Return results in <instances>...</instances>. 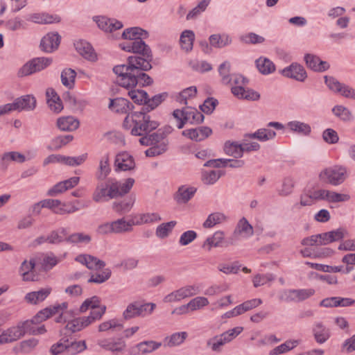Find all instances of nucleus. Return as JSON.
I'll use <instances>...</instances> for the list:
<instances>
[{
  "mask_svg": "<svg viewBox=\"0 0 355 355\" xmlns=\"http://www.w3.org/2000/svg\"><path fill=\"white\" fill-rule=\"evenodd\" d=\"M134 184L135 180L132 178H127L124 182L108 178L105 182L98 184L93 193L92 199L99 202L123 196L129 193Z\"/></svg>",
  "mask_w": 355,
  "mask_h": 355,
  "instance_id": "obj_1",
  "label": "nucleus"
},
{
  "mask_svg": "<svg viewBox=\"0 0 355 355\" xmlns=\"http://www.w3.org/2000/svg\"><path fill=\"white\" fill-rule=\"evenodd\" d=\"M159 125L156 121L150 119L146 110L141 109L139 112H131L123 123L126 130H130L132 135L144 137Z\"/></svg>",
  "mask_w": 355,
  "mask_h": 355,
  "instance_id": "obj_2",
  "label": "nucleus"
},
{
  "mask_svg": "<svg viewBox=\"0 0 355 355\" xmlns=\"http://www.w3.org/2000/svg\"><path fill=\"white\" fill-rule=\"evenodd\" d=\"M347 178V170L346 167L335 165L327 167L319 174L320 180L327 184L333 186H338L343 184Z\"/></svg>",
  "mask_w": 355,
  "mask_h": 355,
  "instance_id": "obj_3",
  "label": "nucleus"
},
{
  "mask_svg": "<svg viewBox=\"0 0 355 355\" xmlns=\"http://www.w3.org/2000/svg\"><path fill=\"white\" fill-rule=\"evenodd\" d=\"M136 69L129 67L127 64L116 65L113 68L114 73L117 76L116 82L125 88H133L137 85V73Z\"/></svg>",
  "mask_w": 355,
  "mask_h": 355,
  "instance_id": "obj_4",
  "label": "nucleus"
},
{
  "mask_svg": "<svg viewBox=\"0 0 355 355\" xmlns=\"http://www.w3.org/2000/svg\"><path fill=\"white\" fill-rule=\"evenodd\" d=\"M243 329V328L241 327H236L220 335L215 336L207 340V346L214 352H220L221 347L240 334Z\"/></svg>",
  "mask_w": 355,
  "mask_h": 355,
  "instance_id": "obj_5",
  "label": "nucleus"
},
{
  "mask_svg": "<svg viewBox=\"0 0 355 355\" xmlns=\"http://www.w3.org/2000/svg\"><path fill=\"white\" fill-rule=\"evenodd\" d=\"M149 306L150 309L148 313H151L155 307V304L153 303L142 304L138 301L130 303L123 313V318L125 320H129L137 317L144 316Z\"/></svg>",
  "mask_w": 355,
  "mask_h": 355,
  "instance_id": "obj_6",
  "label": "nucleus"
},
{
  "mask_svg": "<svg viewBox=\"0 0 355 355\" xmlns=\"http://www.w3.org/2000/svg\"><path fill=\"white\" fill-rule=\"evenodd\" d=\"M52 62L51 58H35L26 63L19 71V76H26L40 71L49 66Z\"/></svg>",
  "mask_w": 355,
  "mask_h": 355,
  "instance_id": "obj_7",
  "label": "nucleus"
},
{
  "mask_svg": "<svg viewBox=\"0 0 355 355\" xmlns=\"http://www.w3.org/2000/svg\"><path fill=\"white\" fill-rule=\"evenodd\" d=\"M313 288L289 289L284 291L279 296V300L286 302H302L315 294Z\"/></svg>",
  "mask_w": 355,
  "mask_h": 355,
  "instance_id": "obj_8",
  "label": "nucleus"
},
{
  "mask_svg": "<svg viewBox=\"0 0 355 355\" xmlns=\"http://www.w3.org/2000/svg\"><path fill=\"white\" fill-rule=\"evenodd\" d=\"M116 171H127L135 168L134 157L128 152L123 151L118 153L114 160Z\"/></svg>",
  "mask_w": 355,
  "mask_h": 355,
  "instance_id": "obj_9",
  "label": "nucleus"
},
{
  "mask_svg": "<svg viewBox=\"0 0 355 355\" xmlns=\"http://www.w3.org/2000/svg\"><path fill=\"white\" fill-rule=\"evenodd\" d=\"M10 112L12 110H33L36 106V99L31 95L17 98L12 103H8Z\"/></svg>",
  "mask_w": 355,
  "mask_h": 355,
  "instance_id": "obj_10",
  "label": "nucleus"
},
{
  "mask_svg": "<svg viewBox=\"0 0 355 355\" xmlns=\"http://www.w3.org/2000/svg\"><path fill=\"white\" fill-rule=\"evenodd\" d=\"M153 60L152 57H141L138 55L130 56L127 60V65L129 67L136 69V73H139L141 71H147L152 69V65L150 64Z\"/></svg>",
  "mask_w": 355,
  "mask_h": 355,
  "instance_id": "obj_11",
  "label": "nucleus"
},
{
  "mask_svg": "<svg viewBox=\"0 0 355 355\" xmlns=\"http://www.w3.org/2000/svg\"><path fill=\"white\" fill-rule=\"evenodd\" d=\"M281 73L286 78H293L299 82H304L307 77L304 68L297 63H292L290 66L285 67L281 71Z\"/></svg>",
  "mask_w": 355,
  "mask_h": 355,
  "instance_id": "obj_12",
  "label": "nucleus"
},
{
  "mask_svg": "<svg viewBox=\"0 0 355 355\" xmlns=\"http://www.w3.org/2000/svg\"><path fill=\"white\" fill-rule=\"evenodd\" d=\"M61 37L58 33H49L44 36L40 42V49L46 53L56 50L60 43Z\"/></svg>",
  "mask_w": 355,
  "mask_h": 355,
  "instance_id": "obj_13",
  "label": "nucleus"
},
{
  "mask_svg": "<svg viewBox=\"0 0 355 355\" xmlns=\"http://www.w3.org/2000/svg\"><path fill=\"white\" fill-rule=\"evenodd\" d=\"M212 133L210 128L200 126L196 128L187 129L182 131V135L196 141H200L207 138Z\"/></svg>",
  "mask_w": 355,
  "mask_h": 355,
  "instance_id": "obj_14",
  "label": "nucleus"
},
{
  "mask_svg": "<svg viewBox=\"0 0 355 355\" xmlns=\"http://www.w3.org/2000/svg\"><path fill=\"white\" fill-rule=\"evenodd\" d=\"M35 261L34 259H31L29 261L24 260L19 269V272L22 277L23 281H36L37 279V275L35 274Z\"/></svg>",
  "mask_w": 355,
  "mask_h": 355,
  "instance_id": "obj_15",
  "label": "nucleus"
},
{
  "mask_svg": "<svg viewBox=\"0 0 355 355\" xmlns=\"http://www.w3.org/2000/svg\"><path fill=\"white\" fill-rule=\"evenodd\" d=\"M109 107L114 112L119 114H131L130 111L134 109V105L128 99L116 98L110 100Z\"/></svg>",
  "mask_w": 355,
  "mask_h": 355,
  "instance_id": "obj_16",
  "label": "nucleus"
},
{
  "mask_svg": "<svg viewBox=\"0 0 355 355\" xmlns=\"http://www.w3.org/2000/svg\"><path fill=\"white\" fill-rule=\"evenodd\" d=\"M75 260L83 265H85L89 270H99L105 267V263L90 254H80Z\"/></svg>",
  "mask_w": 355,
  "mask_h": 355,
  "instance_id": "obj_17",
  "label": "nucleus"
},
{
  "mask_svg": "<svg viewBox=\"0 0 355 355\" xmlns=\"http://www.w3.org/2000/svg\"><path fill=\"white\" fill-rule=\"evenodd\" d=\"M95 21L98 26L105 32H112L123 27V24L114 19L105 17H96Z\"/></svg>",
  "mask_w": 355,
  "mask_h": 355,
  "instance_id": "obj_18",
  "label": "nucleus"
},
{
  "mask_svg": "<svg viewBox=\"0 0 355 355\" xmlns=\"http://www.w3.org/2000/svg\"><path fill=\"white\" fill-rule=\"evenodd\" d=\"M304 60L307 67L315 71H324L329 68L328 62L321 60L316 55L306 54L304 56Z\"/></svg>",
  "mask_w": 355,
  "mask_h": 355,
  "instance_id": "obj_19",
  "label": "nucleus"
},
{
  "mask_svg": "<svg viewBox=\"0 0 355 355\" xmlns=\"http://www.w3.org/2000/svg\"><path fill=\"white\" fill-rule=\"evenodd\" d=\"M232 93L239 98L249 101H257L259 99V94L251 89H245L242 86H234L231 88Z\"/></svg>",
  "mask_w": 355,
  "mask_h": 355,
  "instance_id": "obj_20",
  "label": "nucleus"
},
{
  "mask_svg": "<svg viewBox=\"0 0 355 355\" xmlns=\"http://www.w3.org/2000/svg\"><path fill=\"white\" fill-rule=\"evenodd\" d=\"M74 46L77 52L85 58L89 60H94L96 54L89 43L85 40H78L74 43Z\"/></svg>",
  "mask_w": 355,
  "mask_h": 355,
  "instance_id": "obj_21",
  "label": "nucleus"
},
{
  "mask_svg": "<svg viewBox=\"0 0 355 355\" xmlns=\"http://www.w3.org/2000/svg\"><path fill=\"white\" fill-rule=\"evenodd\" d=\"M196 190L193 187L182 185L179 187L174 198L178 203H186L193 198Z\"/></svg>",
  "mask_w": 355,
  "mask_h": 355,
  "instance_id": "obj_22",
  "label": "nucleus"
},
{
  "mask_svg": "<svg viewBox=\"0 0 355 355\" xmlns=\"http://www.w3.org/2000/svg\"><path fill=\"white\" fill-rule=\"evenodd\" d=\"M22 337V332L18 325L5 330L0 335V343L6 344L12 343Z\"/></svg>",
  "mask_w": 355,
  "mask_h": 355,
  "instance_id": "obj_23",
  "label": "nucleus"
},
{
  "mask_svg": "<svg viewBox=\"0 0 355 355\" xmlns=\"http://www.w3.org/2000/svg\"><path fill=\"white\" fill-rule=\"evenodd\" d=\"M57 126L62 131H73L79 126V121L73 116L60 117L57 121Z\"/></svg>",
  "mask_w": 355,
  "mask_h": 355,
  "instance_id": "obj_24",
  "label": "nucleus"
},
{
  "mask_svg": "<svg viewBox=\"0 0 355 355\" xmlns=\"http://www.w3.org/2000/svg\"><path fill=\"white\" fill-rule=\"evenodd\" d=\"M148 37V33L139 27H132L126 28L122 33L123 39L132 41L147 38Z\"/></svg>",
  "mask_w": 355,
  "mask_h": 355,
  "instance_id": "obj_25",
  "label": "nucleus"
},
{
  "mask_svg": "<svg viewBox=\"0 0 355 355\" xmlns=\"http://www.w3.org/2000/svg\"><path fill=\"white\" fill-rule=\"evenodd\" d=\"M314 338L318 343H325L330 337V331L322 322H317L313 328Z\"/></svg>",
  "mask_w": 355,
  "mask_h": 355,
  "instance_id": "obj_26",
  "label": "nucleus"
},
{
  "mask_svg": "<svg viewBox=\"0 0 355 355\" xmlns=\"http://www.w3.org/2000/svg\"><path fill=\"white\" fill-rule=\"evenodd\" d=\"M27 20L37 24H51L59 22L60 17L57 15H51L47 13H33L28 15Z\"/></svg>",
  "mask_w": 355,
  "mask_h": 355,
  "instance_id": "obj_27",
  "label": "nucleus"
},
{
  "mask_svg": "<svg viewBox=\"0 0 355 355\" xmlns=\"http://www.w3.org/2000/svg\"><path fill=\"white\" fill-rule=\"evenodd\" d=\"M112 232L114 234H121L123 232H130L132 225H135L132 220H125L124 218L112 221Z\"/></svg>",
  "mask_w": 355,
  "mask_h": 355,
  "instance_id": "obj_28",
  "label": "nucleus"
},
{
  "mask_svg": "<svg viewBox=\"0 0 355 355\" xmlns=\"http://www.w3.org/2000/svg\"><path fill=\"white\" fill-rule=\"evenodd\" d=\"M51 288H42L38 291L31 292L26 294L25 299L31 304H37L44 300L51 293Z\"/></svg>",
  "mask_w": 355,
  "mask_h": 355,
  "instance_id": "obj_29",
  "label": "nucleus"
},
{
  "mask_svg": "<svg viewBox=\"0 0 355 355\" xmlns=\"http://www.w3.org/2000/svg\"><path fill=\"white\" fill-rule=\"evenodd\" d=\"M164 134L159 130L152 134H148L139 139V143L143 146L154 145L159 141H167V138H164Z\"/></svg>",
  "mask_w": 355,
  "mask_h": 355,
  "instance_id": "obj_30",
  "label": "nucleus"
},
{
  "mask_svg": "<svg viewBox=\"0 0 355 355\" xmlns=\"http://www.w3.org/2000/svg\"><path fill=\"white\" fill-rule=\"evenodd\" d=\"M110 157L107 154L103 155L99 162V166L96 173V178L98 180H105L111 171L110 166Z\"/></svg>",
  "mask_w": 355,
  "mask_h": 355,
  "instance_id": "obj_31",
  "label": "nucleus"
},
{
  "mask_svg": "<svg viewBox=\"0 0 355 355\" xmlns=\"http://www.w3.org/2000/svg\"><path fill=\"white\" fill-rule=\"evenodd\" d=\"M194 39L195 35L192 31L186 30L183 31L180 38L182 49L186 52L191 51L193 49Z\"/></svg>",
  "mask_w": 355,
  "mask_h": 355,
  "instance_id": "obj_32",
  "label": "nucleus"
},
{
  "mask_svg": "<svg viewBox=\"0 0 355 355\" xmlns=\"http://www.w3.org/2000/svg\"><path fill=\"white\" fill-rule=\"evenodd\" d=\"M132 52L140 54L143 57H152L150 48L142 40V39L132 41Z\"/></svg>",
  "mask_w": 355,
  "mask_h": 355,
  "instance_id": "obj_33",
  "label": "nucleus"
},
{
  "mask_svg": "<svg viewBox=\"0 0 355 355\" xmlns=\"http://www.w3.org/2000/svg\"><path fill=\"white\" fill-rule=\"evenodd\" d=\"M168 140L159 141L154 145H150V147L145 151V154L147 157H155L160 155L168 150Z\"/></svg>",
  "mask_w": 355,
  "mask_h": 355,
  "instance_id": "obj_34",
  "label": "nucleus"
},
{
  "mask_svg": "<svg viewBox=\"0 0 355 355\" xmlns=\"http://www.w3.org/2000/svg\"><path fill=\"white\" fill-rule=\"evenodd\" d=\"M224 151L225 154L235 158H241L243 157L241 144H239L238 142H231L230 141L225 142Z\"/></svg>",
  "mask_w": 355,
  "mask_h": 355,
  "instance_id": "obj_35",
  "label": "nucleus"
},
{
  "mask_svg": "<svg viewBox=\"0 0 355 355\" xmlns=\"http://www.w3.org/2000/svg\"><path fill=\"white\" fill-rule=\"evenodd\" d=\"M135 202V198H129L124 199L120 202H114L112 208L114 211L123 214L128 213L132 209Z\"/></svg>",
  "mask_w": 355,
  "mask_h": 355,
  "instance_id": "obj_36",
  "label": "nucleus"
},
{
  "mask_svg": "<svg viewBox=\"0 0 355 355\" xmlns=\"http://www.w3.org/2000/svg\"><path fill=\"white\" fill-rule=\"evenodd\" d=\"M224 239V233L221 231L216 232L211 236L208 237L202 244V248L209 251L213 247H218Z\"/></svg>",
  "mask_w": 355,
  "mask_h": 355,
  "instance_id": "obj_37",
  "label": "nucleus"
},
{
  "mask_svg": "<svg viewBox=\"0 0 355 355\" xmlns=\"http://www.w3.org/2000/svg\"><path fill=\"white\" fill-rule=\"evenodd\" d=\"M256 66L262 74H269L275 70V66L272 61L266 58H259L256 60Z\"/></svg>",
  "mask_w": 355,
  "mask_h": 355,
  "instance_id": "obj_38",
  "label": "nucleus"
},
{
  "mask_svg": "<svg viewBox=\"0 0 355 355\" xmlns=\"http://www.w3.org/2000/svg\"><path fill=\"white\" fill-rule=\"evenodd\" d=\"M211 46L221 49L232 42L231 38L227 35L214 34L209 37Z\"/></svg>",
  "mask_w": 355,
  "mask_h": 355,
  "instance_id": "obj_39",
  "label": "nucleus"
},
{
  "mask_svg": "<svg viewBox=\"0 0 355 355\" xmlns=\"http://www.w3.org/2000/svg\"><path fill=\"white\" fill-rule=\"evenodd\" d=\"M67 354L68 355H75L83 352L87 345L85 340L69 341L67 338L66 342Z\"/></svg>",
  "mask_w": 355,
  "mask_h": 355,
  "instance_id": "obj_40",
  "label": "nucleus"
},
{
  "mask_svg": "<svg viewBox=\"0 0 355 355\" xmlns=\"http://www.w3.org/2000/svg\"><path fill=\"white\" fill-rule=\"evenodd\" d=\"M168 94L167 92H163L154 96L151 98L148 97L146 106L142 107V110H146L147 112H150L161 104L168 97Z\"/></svg>",
  "mask_w": 355,
  "mask_h": 355,
  "instance_id": "obj_41",
  "label": "nucleus"
},
{
  "mask_svg": "<svg viewBox=\"0 0 355 355\" xmlns=\"http://www.w3.org/2000/svg\"><path fill=\"white\" fill-rule=\"evenodd\" d=\"M204 115L195 108H187L184 116L186 123L189 122L191 124H199L203 122Z\"/></svg>",
  "mask_w": 355,
  "mask_h": 355,
  "instance_id": "obj_42",
  "label": "nucleus"
},
{
  "mask_svg": "<svg viewBox=\"0 0 355 355\" xmlns=\"http://www.w3.org/2000/svg\"><path fill=\"white\" fill-rule=\"evenodd\" d=\"M73 138V136L70 135L56 137L51 141L47 148L50 150H58L72 141Z\"/></svg>",
  "mask_w": 355,
  "mask_h": 355,
  "instance_id": "obj_43",
  "label": "nucleus"
},
{
  "mask_svg": "<svg viewBox=\"0 0 355 355\" xmlns=\"http://www.w3.org/2000/svg\"><path fill=\"white\" fill-rule=\"evenodd\" d=\"M162 346L161 343H157L153 340L143 341L136 345L139 353L146 354L157 349Z\"/></svg>",
  "mask_w": 355,
  "mask_h": 355,
  "instance_id": "obj_44",
  "label": "nucleus"
},
{
  "mask_svg": "<svg viewBox=\"0 0 355 355\" xmlns=\"http://www.w3.org/2000/svg\"><path fill=\"white\" fill-rule=\"evenodd\" d=\"M187 336L188 334L185 331L174 333L171 336L165 338V345L168 347L179 345L184 343Z\"/></svg>",
  "mask_w": 355,
  "mask_h": 355,
  "instance_id": "obj_45",
  "label": "nucleus"
},
{
  "mask_svg": "<svg viewBox=\"0 0 355 355\" xmlns=\"http://www.w3.org/2000/svg\"><path fill=\"white\" fill-rule=\"evenodd\" d=\"M299 344V341L297 340H289L286 341L284 343L275 347L269 352V355H279L286 353L293 348H295Z\"/></svg>",
  "mask_w": 355,
  "mask_h": 355,
  "instance_id": "obj_46",
  "label": "nucleus"
},
{
  "mask_svg": "<svg viewBox=\"0 0 355 355\" xmlns=\"http://www.w3.org/2000/svg\"><path fill=\"white\" fill-rule=\"evenodd\" d=\"M91 241L92 237L90 235L84 234L83 232H76L67 236L66 243L70 244H88Z\"/></svg>",
  "mask_w": 355,
  "mask_h": 355,
  "instance_id": "obj_47",
  "label": "nucleus"
},
{
  "mask_svg": "<svg viewBox=\"0 0 355 355\" xmlns=\"http://www.w3.org/2000/svg\"><path fill=\"white\" fill-rule=\"evenodd\" d=\"M288 126L291 130L305 136L309 135L311 132V126L309 124L298 121L289 122Z\"/></svg>",
  "mask_w": 355,
  "mask_h": 355,
  "instance_id": "obj_48",
  "label": "nucleus"
},
{
  "mask_svg": "<svg viewBox=\"0 0 355 355\" xmlns=\"http://www.w3.org/2000/svg\"><path fill=\"white\" fill-rule=\"evenodd\" d=\"M249 137L257 139L260 141H266L274 139L276 137V132L268 128H261L254 133L249 135Z\"/></svg>",
  "mask_w": 355,
  "mask_h": 355,
  "instance_id": "obj_49",
  "label": "nucleus"
},
{
  "mask_svg": "<svg viewBox=\"0 0 355 355\" xmlns=\"http://www.w3.org/2000/svg\"><path fill=\"white\" fill-rule=\"evenodd\" d=\"M197 94V88L195 86L189 87L180 92L175 97L176 101L181 104H187V99L194 97Z\"/></svg>",
  "mask_w": 355,
  "mask_h": 355,
  "instance_id": "obj_50",
  "label": "nucleus"
},
{
  "mask_svg": "<svg viewBox=\"0 0 355 355\" xmlns=\"http://www.w3.org/2000/svg\"><path fill=\"white\" fill-rule=\"evenodd\" d=\"M230 63L227 61L223 62L218 67V73L221 76V81L225 85L232 84V77L230 74Z\"/></svg>",
  "mask_w": 355,
  "mask_h": 355,
  "instance_id": "obj_51",
  "label": "nucleus"
},
{
  "mask_svg": "<svg viewBox=\"0 0 355 355\" xmlns=\"http://www.w3.org/2000/svg\"><path fill=\"white\" fill-rule=\"evenodd\" d=\"M76 73L71 69H65L61 73V81L63 85L71 89L73 87Z\"/></svg>",
  "mask_w": 355,
  "mask_h": 355,
  "instance_id": "obj_52",
  "label": "nucleus"
},
{
  "mask_svg": "<svg viewBox=\"0 0 355 355\" xmlns=\"http://www.w3.org/2000/svg\"><path fill=\"white\" fill-rule=\"evenodd\" d=\"M225 220V216L220 212H215L208 216L207 218L203 223V227L211 228L217 224L221 223Z\"/></svg>",
  "mask_w": 355,
  "mask_h": 355,
  "instance_id": "obj_53",
  "label": "nucleus"
},
{
  "mask_svg": "<svg viewBox=\"0 0 355 355\" xmlns=\"http://www.w3.org/2000/svg\"><path fill=\"white\" fill-rule=\"evenodd\" d=\"M88 326L87 323L83 320V317L73 319L68 322L65 329L72 333L82 330Z\"/></svg>",
  "mask_w": 355,
  "mask_h": 355,
  "instance_id": "obj_54",
  "label": "nucleus"
},
{
  "mask_svg": "<svg viewBox=\"0 0 355 355\" xmlns=\"http://www.w3.org/2000/svg\"><path fill=\"white\" fill-rule=\"evenodd\" d=\"M128 95L135 103L146 106L148 94L144 90H131L128 92Z\"/></svg>",
  "mask_w": 355,
  "mask_h": 355,
  "instance_id": "obj_55",
  "label": "nucleus"
},
{
  "mask_svg": "<svg viewBox=\"0 0 355 355\" xmlns=\"http://www.w3.org/2000/svg\"><path fill=\"white\" fill-rule=\"evenodd\" d=\"M175 225L173 220L159 225L156 229V236L160 239L167 237Z\"/></svg>",
  "mask_w": 355,
  "mask_h": 355,
  "instance_id": "obj_56",
  "label": "nucleus"
},
{
  "mask_svg": "<svg viewBox=\"0 0 355 355\" xmlns=\"http://www.w3.org/2000/svg\"><path fill=\"white\" fill-rule=\"evenodd\" d=\"M332 112L341 120L349 121L352 119V112L343 105H336L332 109Z\"/></svg>",
  "mask_w": 355,
  "mask_h": 355,
  "instance_id": "obj_57",
  "label": "nucleus"
},
{
  "mask_svg": "<svg viewBox=\"0 0 355 355\" xmlns=\"http://www.w3.org/2000/svg\"><path fill=\"white\" fill-rule=\"evenodd\" d=\"M350 198L349 196L347 194L338 193L335 191H331L329 190H326V197L325 200L329 202H345L349 200Z\"/></svg>",
  "mask_w": 355,
  "mask_h": 355,
  "instance_id": "obj_58",
  "label": "nucleus"
},
{
  "mask_svg": "<svg viewBox=\"0 0 355 355\" xmlns=\"http://www.w3.org/2000/svg\"><path fill=\"white\" fill-rule=\"evenodd\" d=\"M106 311V306L102 305L98 310L92 309L89 316H84L83 320L86 322L88 326L94 322L95 320H99Z\"/></svg>",
  "mask_w": 355,
  "mask_h": 355,
  "instance_id": "obj_59",
  "label": "nucleus"
},
{
  "mask_svg": "<svg viewBox=\"0 0 355 355\" xmlns=\"http://www.w3.org/2000/svg\"><path fill=\"white\" fill-rule=\"evenodd\" d=\"M100 298L97 296H93L90 298L86 299L80 306V311L83 313L89 309H100Z\"/></svg>",
  "mask_w": 355,
  "mask_h": 355,
  "instance_id": "obj_60",
  "label": "nucleus"
},
{
  "mask_svg": "<svg viewBox=\"0 0 355 355\" xmlns=\"http://www.w3.org/2000/svg\"><path fill=\"white\" fill-rule=\"evenodd\" d=\"M55 314H56V308H53V306L47 307L39 311L33 317V321L36 322V323H40Z\"/></svg>",
  "mask_w": 355,
  "mask_h": 355,
  "instance_id": "obj_61",
  "label": "nucleus"
},
{
  "mask_svg": "<svg viewBox=\"0 0 355 355\" xmlns=\"http://www.w3.org/2000/svg\"><path fill=\"white\" fill-rule=\"evenodd\" d=\"M238 232L239 234L244 233L246 236L253 235L252 226L248 223L245 218H242L238 223L235 232Z\"/></svg>",
  "mask_w": 355,
  "mask_h": 355,
  "instance_id": "obj_62",
  "label": "nucleus"
},
{
  "mask_svg": "<svg viewBox=\"0 0 355 355\" xmlns=\"http://www.w3.org/2000/svg\"><path fill=\"white\" fill-rule=\"evenodd\" d=\"M240 41L245 44H261L265 41L263 37L260 36L254 33H249L240 37Z\"/></svg>",
  "mask_w": 355,
  "mask_h": 355,
  "instance_id": "obj_63",
  "label": "nucleus"
},
{
  "mask_svg": "<svg viewBox=\"0 0 355 355\" xmlns=\"http://www.w3.org/2000/svg\"><path fill=\"white\" fill-rule=\"evenodd\" d=\"M59 259L53 254H46L42 261V267L44 271H49L56 266Z\"/></svg>",
  "mask_w": 355,
  "mask_h": 355,
  "instance_id": "obj_64",
  "label": "nucleus"
}]
</instances>
